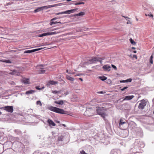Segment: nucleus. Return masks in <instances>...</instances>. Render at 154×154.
Here are the masks:
<instances>
[{
	"mask_svg": "<svg viewBox=\"0 0 154 154\" xmlns=\"http://www.w3.org/2000/svg\"><path fill=\"white\" fill-rule=\"evenodd\" d=\"M136 20H137V21H138V19H137V18H136Z\"/></svg>",
	"mask_w": 154,
	"mask_h": 154,
	"instance_id": "nucleus-61",
	"label": "nucleus"
},
{
	"mask_svg": "<svg viewBox=\"0 0 154 154\" xmlns=\"http://www.w3.org/2000/svg\"><path fill=\"white\" fill-rule=\"evenodd\" d=\"M145 16H148V15L146 14H145Z\"/></svg>",
	"mask_w": 154,
	"mask_h": 154,
	"instance_id": "nucleus-60",
	"label": "nucleus"
},
{
	"mask_svg": "<svg viewBox=\"0 0 154 154\" xmlns=\"http://www.w3.org/2000/svg\"><path fill=\"white\" fill-rule=\"evenodd\" d=\"M54 5H48V6H44L41 7V8L42 9V10L44 9H46L49 8L54 7Z\"/></svg>",
	"mask_w": 154,
	"mask_h": 154,
	"instance_id": "nucleus-18",
	"label": "nucleus"
},
{
	"mask_svg": "<svg viewBox=\"0 0 154 154\" xmlns=\"http://www.w3.org/2000/svg\"><path fill=\"white\" fill-rule=\"evenodd\" d=\"M12 75H18L19 74V72L16 70H14L12 72L10 73Z\"/></svg>",
	"mask_w": 154,
	"mask_h": 154,
	"instance_id": "nucleus-17",
	"label": "nucleus"
},
{
	"mask_svg": "<svg viewBox=\"0 0 154 154\" xmlns=\"http://www.w3.org/2000/svg\"><path fill=\"white\" fill-rule=\"evenodd\" d=\"M132 79H129L126 80L125 81L126 82H131Z\"/></svg>",
	"mask_w": 154,
	"mask_h": 154,
	"instance_id": "nucleus-39",
	"label": "nucleus"
},
{
	"mask_svg": "<svg viewBox=\"0 0 154 154\" xmlns=\"http://www.w3.org/2000/svg\"><path fill=\"white\" fill-rule=\"evenodd\" d=\"M69 92L68 91H58V96L62 97L66 96V95L68 94Z\"/></svg>",
	"mask_w": 154,
	"mask_h": 154,
	"instance_id": "nucleus-7",
	"label": "nucleus"
},
{
	"mask_svg": "<svg viewBox=\"0 0 154 154\" xmlns=\"http://www.w3.org/2000/svg\"><path fill=\"white\" fill-rule=\"evenodd\" d=\"M43 49V48H39V50H42V49Z\"/></svg>",
	"mask_w": 154,
	"mask_h": 154,
	"instance_id": "nucleus-54",
	"label": "nucleus"
},
{
	"mask_svg": "<svg viewBox=\"0 0 154 154\" xmlns=\"http://www.w3.org/2000/svg\"><path fill=\"white\" fill-rule=\"evenodd\" d=\"M104 59L105 58L104 57H93L91 59L85 62L84 63L86 64H88L94 63L97 61L101 62L102 60H104Z\"/></svg>",
	"mask_w": 154,
	"mask_h": 154,
	"instance_id": "nucleus-2",
	"label": "nucleus"
},
{
	"mask_svg": "<svg viewBox=\"0 0 154 154\" xmlns=\"http://www.w3.org/2000/svg\"><path fill=\"white\" fill-rule=\"evenodd\" d=\"M58 124H59V123H60V122H59V121H58Z\"/></svg>",
	"mask_w": 154,
	"mask_h": 154,
	"instance_id": "nucleus-64",
	"label": "nucleus"
},
{
	"mask_svg": "<svg viewBox=\"0 0 154 154\" xmlns=\"http://www.w3.org/2000/svg\"><path fill=\"white\" fill-rule=\"evenodd\" d=\"M1 109L6 110V111L12 113L13 111V107L12 106H6L1 108Z\"/></svg>",
	"mask_w": 154,
	"mask_h": 154,
	"instance_id": "nucleus-5",
	"label": "nucleus"
},
{
	"mask_svg": "<svg viewBox=\"0 0 154 154\" xmlns=\"http://www.w3.org/2000/svg\"><path fill=\"white\" fill-rule=\"evenodd\" d=\"M36 104L37 105H39L41 106H42L41 102L40 101H38L36 102Z\"/></svg>",
	"mask_w": 154,
	"mask_h": 154,
	"instance_id": "nucleus-38",
	"label": "nucleus"
},
{
	"mask_svg": "<svg viewBox=\"0 0 154 154\" xmlns=\"http://www.w3.org/2000/svg\"><path fill=\"white\" fill-rule=\"evenodd\" d=\"M44 87H42V88H39V86H36L35 87V88L36 89H37V90H41L42 89H44Z\"/></svg>",
	"mask_w": 154,
	"mask_h": 154,
	"instance_id": "nucleus-36",
	"label": "nucleus"
},
{
	"mask_svg": "<svg viewBox=\"0 0 154 154\" xmlns=\"http://www.w3.org/2000/svg\"><path fill=\"white\" fill-rule=\"evenodd\" d=\"M80 154H87L83 150L80 152Z\"/></svg>",
	"mask_w": 154,
	"mask_h": 154,
	"instance_id": "nucleus-40",
	"label": "nucleus"
},
{
	"mask_svg": "<svg viewBox=\"0 0 154 154\" xmlns=\"http://www.w3.org/2000/svg\"><path fill=\"white\" fill-rule=\"evenodd\" d=\"M67 112V111H65L63 109H61L58 108V113L66 114Z\"/></svg>",
	"mask_w": 154,
	"mask_h": 154,
	"instance_id": "nucleus-19",
	"label": "nucleus"
},
{
	"mask_svg": "<svg viewBox=\"0 0 154 154\" xmlns=\"http://www.w3.org/2000/svg\"><path fill=\"white\" fill-rule=\"evenodd\" d=\"M54 102L57 104H58V101H55Z\"/></svg>",
	"mask_w": 154,
	"mask_h": 154,
	"instance_id": "nucleus-56",
	"label": "nucleus"
},
{
	"mask_svg": "<svg viewBox=\"0 0 154 154\" xmlns=\"http://www.w3.org/2000/svg\"><path fill=\"white\" fill-rule=\"evenodd\" d=\"M119 125L121 129L125 130L127 128V124L124 120L121 119L119 123Z\"/></svg>",
	"mask_w": 154,
	"mask_h": 154,
	"instance_id": "nucleus-3",
	"label": "nucleus"
},
{
	"mask_svg": "<svg viewBox=\"0 0 154 154\" xmlns=\"http://www.w3.org/2000/svg\"><path fill=\"white\" fill-rule=\"evenodd\" d=\"M79 79L82 82L83 81V79L81 78H79Z\"/></svg>",
	"mask_w": 154,
	"mask_h": 154,
	"instance_id": "nucleus-52",
	"label": "nucleus"
},
{
	"mask_svg": "<svg viewBox=\"0 0 154 154\" xmlns=\"http://www.w3.org/2000/svg\"><path fill=\"white\" fill-rule=\"evenodd\" d=\"M47 122L48 123L49 126H55V124L52 120H51L50 119H49L48 120Z\"/></svg>",
	"mask_w": 154,
	"mask_h": 154,
	"instance_id": "nucleus-13",
	"label": "nucleus"
},
{
	"mask_svg": "<svg viewBox=\"0 0 154 154\" xmlns=\"http://www.w3.org/2000/svg\"><path fill=\"white\" fill-rule=\"evenodd\" d=\"M66 79H68V80H69V81H73L74 80V79L72 77H71L70 76L66 75Z\"/></svg>",
	"mask_w": 154,
	"mask_h": 154,
	"instance_id": "nucleus-22",
	"label": "nucleus"
},
{
	"mask_svg": "<svg viewBox=\"0 0 154 154\" xmlns=\"http://www.w3.org/2000/svg\"><path fill=\"white\" fill-rule=\"evenodd\" d=\"M2 62L8 63H12V62L9 60H2Z\"/></svg>",
	"mask_w": 154,
	"mask_h": 154,
	"instance_id": "nucleus-26",
	"label": "nucleus"
},
{
	"mask_svg": "<svg viewBox=\"0 0 154 154\" xmlns=\"http://www.w3.org/2000/svg\"><path fill=\"white\" fill-rule=\"evenodd\" d=\"M64 138L63 136L61 135L58 137V141H63Z\"/></svg>",
	"mask_w": 154,
	"mask_h": 154,
	"instance_id": "nucleus-30",
	"label": "nucleus"
},
{
	"mask_svg": "<svg viewBox=\"0 0 154 154\" xmlns=\"http://www.w3.org/2000/svg\"><path fill=\"white\" fill-rule=\"evenodd\" d=\"M15 139L16 140H18L19 139L18 137H16Z\"/></svg>",
	"mask_w": 154,
	"mask_h": 154,
	"instance_id": "nucleus-57",
	"label": "nucleus"
},
{
	"mask_svg": "<svg viewBox=\"0 0 154 154\" xmlns=\"http://www.w3.org/2000/svg\"><path fill=\"white\" fill-rule=\"evenodd\" d=\"M148 16H149V17H151L152 18H153V16L152 14H148Z\"/></svg>",
	"mask_w": 154,
	"mask_h": 154,
	"instance_id": "nucleus-44",
	"label": "nucleus"
},
{
	"mask_svg": "<svg viewBox=\"0 0 154 154\" xmlns=\"http://www.w3.org/2000/svg\"><path fill=\"white\" fill-rule=\"evenodd\" d=\"M132 49H135V48L134 47H132Z\"/></svg>",
	"mask_w": 154,
	"mask_h": 154,
	"instance_id": "nucleus-58",
	"label": "nucleus"
},
{
	"mask_svg": "<svg viewBox=\"0 0 154 154\" xmlns=\"http://www.w3.org/2000/svg\"><path fill=\"white\" fill-rule=\"evenodd\" d=\"M140 102V103H139L138 106V108L140 109H143L146 105V100L144 99L141 100Z\"/></svg>",
	"mask_w": 154,
	"mask_h": 154,
	"instance_id": "nucleus-4",
	"label": "nucleus"
},
{
	"mask_svg": "<svg viewBox=\"0 0 154 154\" xmlns=\"http://www.w3.org/2000/svg\"><path fill=\"white\" fill-rule=\"evenodd\" d=\"M77 10L78 9L76 8L74 9H71L70 10H67L66 11H63L61 12H59L58 13V15L63 14H69L71 13H73L74 11H77Z\"/></svg>",
	"mask_w": 154,
	"mask_h": 154,
	"instance_id": "nucleus-6",
	"label": "nucleus"
},
{
	"mask_svg": "<svg viewBox=\"0 0 154 154\" xmlns=\"http://www.w3.org/2000/svg\"><path fill=\"white\" fill-rule=\"evenodd\" d=\"M130 41L132 44L134 45L136 44L135 42L131 38L130 39Z\"/></svg>",
	"mask_w": 154,
	"mask_h": 154,
	"instance_id": "nucleus-33",
	"label": "nucleus"
},
{
	"mask_svg": "<svg viewBox=\"0 0 154 154\" xmlns=\"http://www.w3.org/2000/svg\"><path fill=\"white\" fill-rule=\"evenodd\" d=\"M44 66H45V65H40L37 66V67H39L41 69L40 70L38 71L39 73H45V70L44 69H42Z\"/></svg>",
	"mask_w": 154,
	"mask_h": 154,
	"instance_id": "nucleus-11",
	"label": "nucleus"
},
{
	"mask_svg": "<svg viewBox=\"0 0 154 154\" xmlns=\"http://www.w3.org/2000/svg\"><path fill=\"white\" fill-rule=\"evenodd\" d=\"M13 3L12 2H10L8 3H7L5 5V6H8L9 5H11Z\"/></svg>",
	"mask_w": 154,
	"mask_h": 154,
	"instance_id": "nucleus-37",
	"label": "nucleus"
},
{
	"mask_svg": "<svg viewBox=\"0 0 154 154\" xmlns=\"http://www.w3.org/2000/svg\"><path fill=\"white\" fill-rule=\"evenodd\" d=\"M33 52L32 50H26L24 51L25 53H30Z\"/></svg>",
	"mask_w": 154,
	"mask_h": 154,
	"instance_id": "nucleus-29",
	"label": "nucleus"
},
{
	"mask_svg": "<svg viewBox=\"0 0 154 154\" xmlns=\"http://www.w3.org/2000/svg\"><path fill=\"white\" fill-rule=\"evenodd\" d=\"M85 14V12H80L79 14H76V15L77 16H83V15H84Z\"/></svg>",
	"mask_w": 154,
	"mask_h": 154,
	"instance_id": "nucleus-32",
	"label": "nucleus"
},
{
	"mask_svg": "<svg viewBox=\"0 0 154 154\" xmlns=\"http://www.w3.org/2000/svg\"><path fill=\"white\" fill-rule=\"evenodd\" d=\"M98 93L99 94H103V92L101 91H100V92H98Z\"/></svg>",
	"mask_w": 154,
	"mask_h": 154,
	"instance_id": "nucleus-50",
	"label": "nucleus"
},
{
	"mask_svg": "<svg viewBox=\"0 0 154 154\" xmlns=\"http://www.w3.org/2000/svg\"><path fill=\"white\" fill-rule=\"evenodd\" d=\"M133 57H134L136 59H137V57L136 55H134L133 56Z\"/></svg>",
	"mask_w": 154,
	"mask_h": 154,
	"instance_id": "nucleus-46",
	"label": "nucleus"
},
{
	"mask_svg": "<svg viewBox=\"0 0 154 154\" xmlns=\"http://www.w3.org/2000/svg\"><path fill=\"white\" fill-rule=\"evenodd\" d=\"M16 51L14 50H12L11 51V52H15Z\"/></svg>",
	"mask_w": 154,
	"mask_h": 154,
	"instance_id": "nucleus-48",
	"label": "nucleus"
},
{
	"mask_svg": "<svg viewBox=\"0 0 154 154\" xmlns=\"http://www.w3.org/2000/svg\"><path fill=\"white\" fill-rule=\"evenodd\" d=\"M133 52L134 53H137V51H134Z\"/></svg>",
	"mask_w": 154,
	"mask_h": 154,
	"instance_id": "nucleus-55",
	"label": "nucleus"
},
{
	"mask_svg": "<svg viewBox=\"0 0 154 154\" xmlns=\"http://www.w3.org/2000/svg\"><path fill=\"white\" fill-rule=\"evenodd\" d=\"M22 82L24 84H29V79H23Z\"/></svg>",
	"mask_w": 154,
	"mask_h": 154,
	"instance_id": "nucleus-20",
	"label": "nucleus"
},
{
	"mask_svg": "<svg viewBox=\"0 0 154 154\" xmlns=\"http://www.w3.org/2000/svg\"><path fill=\"white\" fill-rule=\"evenodd\" d=\"M41 10H42V9L41 8V7H39V8H37V9H35L34 11V12L35 13H36V12H38L40 11H41Z\"/></svg>",
	"mask_w": 154,
	"mask_h": 154,
	"instance_id": "nucleus-31",
	"label": "nucleus"
},
{
	"mask_svg": "<svg viewBox=\"0 0 154 154\" xmlns=\"http://www.w3.org/2000/svg\"><path fill=\"white\" fill-rule=\"evenodd\" d=\"M56 33L55 32H47L44 33L40 34L39 35H38V36L39 37H42L47 35H54Z\"/></svg>",
	"mask_w": 154,
	"mask_h": 154,
	"instance_id": "nucleus-9",
	"label": "nucleus"
},
{
	"mask_svg": "<svg viewBox=\"0 0 154 154\" xmlns=\"http://www.w3.org/2000/svg\"><path fill=\"white\" fill-rule=\"evenodd\" d=\"M130 23V21L129 20L128 21L127 23V24H129Z\"/></svg>",
	"mask_w": 154,
	"mask_h": 154,
	"instance_id": "nucleus-53",
	"label": "nucleus"
},
{
	"mask_svg": "<svg viewBox=\"0 0 154 154\" xmlns=\"http://www.w3.org/2000/svg\"><path fill=\"white\" fill-rule=\"evenodd\" d=\"M93 109L90 108H88L86 109L85 112V114L88 116H91L93 115Z\"/></svg>",
	"mask_w": 154,
	"mask_h": 154,
	"instance_id": "nucleus-8",
	"label": "nucleus"
},
{
	"mask_svg": "<svg viewBox=\"0 0 154 154\" xmlns=\"http://www.w3.org/2000/svg\"><path fill=\"white\" fill-rule=\"evenodd\" d=\"M48 108L50 110L55 112L56 113H58V108L54 107V106H50L48 107Z\"/></svg>",
	"mask_w": 154,
	"mask_h": 154,
	"instance_id": "nucleus-12",
	"label": "nucleus"
},
{
	"mask_svg": "<svg viewBox=\"0 0 154 154\" xmlns=\"http://www.w3.org/2000/svg\"><path fill=\"white\" fill-rule=\"evenodd\" d=\"M84 4V3L83 2H77L75 3V5H79L81 4Z\"/></svg>",
	"mask_w": 154,
	"mask_h": 154,
	"instance_id": "nucleus-35",
	"label": "nucleus"
},
{
	"mask_svg": "<svg viewBox=\"0 0 154 154\" xmlns=\"http://www.w3.org/2000/svg\"><path fill=\"white\" fill-rule=\"evenodd\" d=\"M56 19V18H53L51 20V22H50V25H52L53 24H55L56 23H58V22H54V21H53V20H54Z\"/></svg>",
	"mask_w": 154,
	"mask_h": 154,
	"instance_id": "nucleus-23",
	"label": "nucleus"
},
{
	"mask_svg": "<svg viewBox=\"0 0 154 154\" xmlns=\"http://www.w3.org/2000/svg\"><path fill=\"white\" fill-rule=\"evenodd\" d=\"M14 132L17 135L21 136L22 135V133L20 130L16 129L14 130Z\"/></svg>",
	"mask_w": 154,
	"mask_h": 154,
	"instance_id": "nucleus-16",
	"label": "nucleus"
},
{
	"mask_svg": "<svg viewBox=\"0 0 154 154\" xmlns=\"http://www.w3.org/2000/svg\"><path fill=\"white\" fill-rule=\"evenodd\" d=\"M111 66H112V67L113 68L115 69V70H117V67H116V66H115V65H112V64Z\"/></svg>",
	"mask_w": 154,
	"mask_h": 154,
	"instance_id": "nucleus-41",
	"label": "nucleus"
},
{
	"mask_svg": "<svg viewBox=\"0 0 154 154\" xmlns=\"http://www.w3.org/2000/svg\"><path fill=\"white\" fill-rule=\"evenodd\" d=\"M57 82L54 81H48L46 82V85L47 87H49L51 85H54L57 84Z\"/></svg>",
	"mask_w": 154,
	"mask_h": 154,
	"instance_id": "nucleus-10",
	"label": "nucleus"
},
{
	"mask_svg": "<svg viewBox=\"0 0 154 154\" xmlns=\"http://www.w3.org/2000/svg\"><path fill=\"white\" fill-rule=\"evenodd\" d=\"M103 68L105 70L109 71L110 70L111 67L108 65H104Z\"/></svg>",
	"mask_w": 154,
	"mask_h": 154,
	"instance_id": "nucleus-15",
	"label": "nucleus"
},
{
	"mask_svg": "<svg viewBox=\"0 0 154 154\" xmlns=\"http://www.w3.org/2000/svg\"><path fill=\"white\" fill-rule=\"evenodd\" d=\"M153 59H150V63L151 64H152L153 63Z\"/></svg>",
	"mask_w": 154,
	"mask_h": 154,
	"instance_id": "nucleus-45",
	"label": "nucleus"
},
{
	"mask_svg": "<svg viewBox=\"0 0 154 154\" xmlns=\"http://www.w3.org/2000/svg\"><path fill=\"white\" fill-rule=\"evenodd\" d=\"M99 79H100V80H101L102 81H104L106 80L107 78L105 76H99Z\"/></svg>",
	"mask_w": 154,
	"mask_h": 154,
	"instance_id": "nucleus-27",
	"label": "nucleus"
},
{
	"mask_svg": "<svg viewBox=\"0 0 154 154\" xmlns=\"http://www.w3.org/2000/svg\"><path fill=\"white\" fill-rule=\"evenodd\" d=\"M0 62H2V60H0Z\"/></svg>",
	"mask_w": 154,
	"mask_h": 154,
	"instance_id": "nucleus-59",
	"label": "nucleus"
},
{
	"mask_svg": "<svg viewBox=\"0 0 154 154\" xmlns=\"http://www.w3.org/2000/svg\"><path fill=\"white\" fill-rule=\"evenodd\" d=\"M107 109L103 107L98 106L96 107V111L97 114L101 116L103 119L105 120L106 116H107V114L106 112Z\"/></svg>",
	"mask_w": 154,
	"mask_h": 154,
	"instance_id": "nucleus-1",
	"label": "nucleus"
},
{
	"mask_svg": "<svg viewBox=\"0 0 154 154\" xmlns=\"http://www.w3.org/2000/svg\"><path fill=\"white\" fill-rule=\"evenodd\" d=\"M58 92L57 91H53V93H55L56 94V93H57Z\"/></svg>",
	"mask_w": 154,
	"mask_h": 154,
	"instance_id": "nucleus-49",
	"label": "nucleus"
},
{
	"mask_svg": "<svg viewBox=\"0 0 154 154\" xmlns=\"http://www.w3.org/2000/svg\"><path fill=\"white\" fill-rule=\"evenodd\" d=\"M33 52H35L37 51H39V48L32 49Z\"/></svg>",
	"mask_w": 154,
	"mask_h": 154,
	"instance_id": "nucleus-43",
	"label": "nucleus"
},
{
	"mask_svg": "<svg viewBox=\"0 0 154 154\" xmlns=\"http://www.w3.org/2000/svg\"><path fill=\"white\" fill-rule=\"evenodd\" d=\"M128 86L125 87H124L123 88H122L121 89V90L122 91H123L125 90V89H127L128 88Z\"/></svg>",
	"mask_w": 154,
	"mask_h": 154,
	"instance_id": "nucleus-42",
	"label": "nucleus"
},
{
	"mask_svg": "<svg viewBox=\"0 0 154 154\" xmlns=\"http://www.w3.org/2000/svg\"><path fill=\"white\" fill-rule=\"evenodd\" d=\"M62 126H63V128H64L65 127H66V126L64 124L58 125V129H59V128H60V127H61Z\"/></svg>",
	"mask_w": 154,
	"mask_h": 154,
	"instance_id": "nucleus-34",
	"label": "nucleus"
},
{
	"mask_svg": "<svg viewBox=\"0 0 154 154\" xmlns=\"http://www.w3.org/2000/svg\"><path fill=\"white\" fill-rule=\"evenodd\" d=\"M134 97V96L133 95L126 96L124 98L122 101L131 100Z\"/></svg>",
	"mask_w": 154,
	"mask_h": 154,
	"instance_id": "nucleus-14",
	"label": "nucleus"
},
{
	"mask_svg": "<svg viewBox=\"0 0 154 154\" xmlns=\"http://www.w3.org/2000/svg\"><path fill=\"white\" fill-rule=\"evenodd\" d=\"M35 92V91L33 90H30L29 91H27L26 92V94H33Z\"/></svg>",
	"mask_w": 154,
	"mask_h": 154,
	"instance_id": "nucleus-24",
	"label": "nucleus"
},
{
	"mask_svg": "<svg viewBox=\"0 0 154 154\" xmlns=\"http://www.w3.org/2000/svg\"><path fill=\"white\" fill-rule=\"evenodd\" d=\"M120 82L122 83V82H126V81H125V80H122V81H120Z\"/></svg>",
	"mask_w": 154,
	"mask_h": 154,
	"instance_id": "nucleus-47",
	"label": "nucleus"
},
{
	"mask_svg": "<svg viewBox=\"0 0 154 154\" xmlns=\"http://www.w3.org/2000/svg\"><path fill=\"white\" fill-rule=\"evenodd\" d=\"M78 97L76 95H74L73 96L72 100L74 101H77L78 100Z\"/></svg>",
	"mask_w": 154,
	"mask_h": 154,
	"instance_id": "nucleus-25",
	"label": "nucleus"
},
{
	"mask_svg": "<svg viewBox=\"0 0 154 154\" xmlns=\"http://www.w3.org/2000/svg\"><path fill=\"white\" fill-rule=\"evenodd\" d=\"M106 104V103H103V105H104V104Z\"/></svg>",
	"mask_w": 154,
	"mask_h": 154,
	"instance_id": "nucleus-63",
	"label": "nucleus"
},
{
	"mask_svg": "<svg viewBox=\"0 0 154 154\" xmlns=\"http://www.w3.org/2000/svg\"><path fill=\"white\" fill-rule=\"evenodd\" d=\"M2 54V52H0V54Z\"/></svg>",
	"mask_w": 154,
	"mask_h": 154,
	"instance_id": "nucleus-62",
	"label": "nucleus"
},
{
	"mask_svg": "<svg viewBox=\"0 0 154 154\" xmlns=\"http://www.w3.org/2000/svg\"><path fill=\"white\" fill-rule=\"evenodd\" d=\"M66 103H67V102L65 100H60L58 101V105H62L63 104H65Z\"/></svg>",
	"mask_w": 154,
	"mask_h": 154,
	"instance_id": "nucleus-21",
	"label": "nucleus"
},
{
	"mask_svg": "<svg viewBox=\"0 0 154 154\" xmlns=\"http://www.w3.org/2000/svg\"><path fill=\"white\" fill-rule=\"evenodd\" d=\"M150 59H153V55H152L151 56Z\"/></svg>",
	"mask_w": 154,
	"mask_h": 154,
	"instance_id": "nucleus-51",
	"label": "nucleus"
},
{
	"mask_svg": "<svg viewBox=\"0 0 154 154\" xmlns=\"http://www.w3.org/2000/svg\"><path fill=\"white\" fill-rule=\"evenodd\" d=\"M66 72L68 73L69 74H74L75 73L73 72H72L71 70H69L68 69L66 70Z\"/></svg>",
	"mask_w": 154,
	"mask_h": 154,
	"instance_id": "nucleus-28",
	"label": "nucleus"
}]
</instances>
